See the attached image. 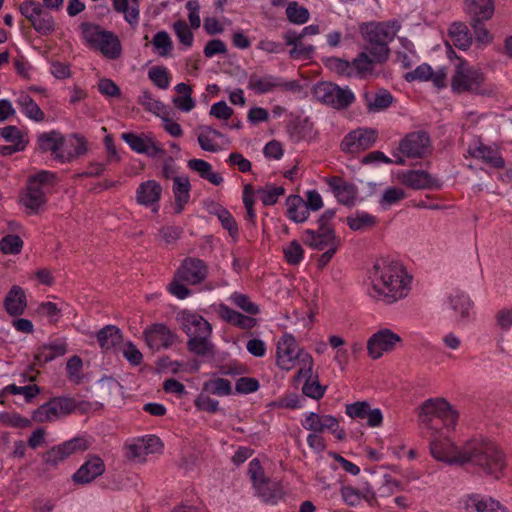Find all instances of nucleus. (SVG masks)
Returning a JSON list of instances; mask_svg holds the SVG:
<instances>
[{
	"mask_svg": "<svg viewBox=\"0 0 512 512\" xmlns=\"http://www.w3.org/2000/svg\"><path fill=\"white\" fill-rule=\"evenodd\" d=\"M405 274L399 262L386 260L376 262L373 266L370 295L386 304H392L404 298L407 295Z\"/></svg>",
	"mask_w": 512,
	"mask_h": 512,
	"instance_id": "obj_1",
	"label": "nucleus"
},
{
	"mask_svg": "<svg viewBox=\"0 0 512 512\" xmlns=\"http://www.w3.org/2000/svg\"><path fill=\"white\" fill-rule=\"evenodd\" d=\"M463 465L471 464L499 479L507 462L503 451L491 441L472 439L463 445Z\"/></svg>",
	"mask_w": 512,
	"mask_h": 512,
	"instance_id": "obj_2",
	"label": "nucleus"
},
{
	"mask_svg": "<svg viewBox=\"0 0 512 512\" xmlns=\"http://www.w3.org/2000/svg\"><path fill=\"white\" fill-rule=\"evenodd\" d=\"M400 26L397 22H370L360 26L364 39L371 45L370 54L379 64L385 63L390 55L389 42L393 41Z\"/></svg>",
	"mask_w": 512,
	"mask_h": 512,
	"instance_id": "obj_3",
	"label": "nucleus"
},
{
	"mask_svg": "<svg viewBox=\"0 0 512 512\" xmlns=\"http://www.w3.org/2000/svg\"><path fill=\"white\" fill-rule=\"evenodd\" d=\"M83 38L87 44L94 49L99 50L109 59L120 57L122 47L119 38L111 31H106L100 25L83 22L80 24Z\"/></svg>",
	"mask_w": 512,
	"mask_h": 512,
	"instance_id": "obj_4",
	"label": "nucleus"
},
{
	"mask_svg": "<svg viewBox=\"0 0 512 512\" xmlns=\"http://www.w3.org/2000/svg\"><path fill=\"white\" fill-rule=\"evenodd\" d=\"M464 5L476 41L481 43L491 42L492 36L486 29L484 22L490 20L494 15V0H465Z\"/></svg>",
	"mask_w": 512,
	"mask_h": 512,
	"instance_id": "obj_5",
	"label": "nucleus"
},
{
	"mask_svg": "<svg viewBox=\"0 0 512 512\" xmlns=\"http://www.w3.org/2000/svg\"><path fill=\"white\" fill-rule=\"evenodd\" d=\"M484 81L485 76L481 69L469 66L465 60L459 59L451 79V88L458 94L470 92L484 95L486 94V90L482 88Z\"/></svg>",
	"mask_w": 512,
	"mask_h": 512,
	"instance_id": "obj_6",
	"label": "nucleus"
},
{
	"mask_svg": "<svg viewBox=\"0 0 512 512\" xmlns=\"http://www.w3.org/2000/svg\"><path fill=\"white\" fill-rule=\"evenodd\" d=\"M312 94L317 101L336 110H345L355 101V95L349 87L342 88L327 81L315 84Z\"/></svg>",
	"mask_w": 512,
	"mask_h": 512,
	"instance_id": "obj_7",
	"label": "nucleus"
},
{
	"mask_svg": "<svg viewBox=\"0 0 512 512\" xmlns=\"http://www.w3.org/2000/svg\"><path fill=\"white\" fill-rule=\"evenodd\" d=\"M88 407H90L89 403H77L76 400L71 397H55L39 406L33 412L32 419L39 423L53 421L71 414L78 408L86 411Z\"/></svg>",
	"mask_w": 512,
	"mask_h": 512,
	"instance_id": "obj_8",
	"label": "nucleus"
},
{
	"mask_svg": "<svg viewBox=\"0 0 512 512\" xmlns=\"http://www.w3.org/2000/svg\"><path fill=\"white\" fill-rule=\"evenodd\" d=\"M37 142L41 152H49L54 160H57L61 163H69L79 158V150H74L73 154L71 152L64 154L62 153L64 135L56 130H51L50 132L40 134Z\"/></svg>",
	"mask_w": 512,
	"mask_h": 512,
	"instance_id": "obj_9",
	"label": "nucleus"
},
{
	"mask_svg": "<svg viewBox=\"0 0 512 512\" xmlns=\"http://www.w3.org/2000/svg\"><path fill=\"white\" fill-rule=\"evenodd\" d=\"M304 354V350L298 347L295 337L285 333L277 343L276 364L282 370H291L297 360H302Z\"/></svg>",
	"mask_w": 512,
	"mask_h": 512,
	"instance_id": "obj_10",
	"label": "nucleus"
},
{
	"mask_svg": "<svg viewBox=\"0 0 512 512\" xmlns=\"http://www.w3.org/2000/svg\"><path fill=\"white\" fill-rule=\"evenodd\" d=\"M450 413V404L443 398L428 399L420 407L419 423L422 427L437 431L441 416Z\"/></svg>",
	"mask_w": 512,
	"mask_h": 512,
	"instance_id": "obj_11",
	"label": "nucleus"
},
{
	"mask_svg": "<svg viewBox=\"0 0 512 512\" xmlns=\"http://www.w3.org/2000/svg\"><path fill=\"white\" fill-rule=\"evenodd\" d=\"M88 448L89 444L84 437H75L45 452L43 454V460L46 464L54 467L70 455L79 451H85Z\"/></svg>",
	"mask_w": 512,
	"mask_h": 512,
	"instance_id": "obj_12",
	"label": "nucleus"
},
{
	"mask_svg": "<svg viewBox=\"0 0 512 512\" xmlns=\"http://www.w3.org/2000/svg\"><path fill=\"white\" fill-rule=\"evenodd\" d=\"M401 341V337L392 330L388 328L381 329L368 339V354L372 359H378L384 353L392 351L395 345Z\"/></svg>",
	"mask_w": 512,
	"mask_h": 512,
	"instance_id": "obj_13",
	"label": "nucleus"
},
{
	"mask_svg": "<svg viewBox=\"0 0 512 512\" xmlns=\"http://www.w3.org/2000/svg\"><path fill=\"white\" fill-rule=\"evenodd\" d=\"M377 138V130H350L340 147L343 152L354 154L372 147Z\"/></svg>",
	"mask_w": 512,
	"mask_h": 512,
	"instance_id": "obj_14",
	"label": "nucleus"
},
{
	"mask_svg": "<svg viewBox=\"0 0 512 512\" xmlns=\"http://www.w3.org/2000/svg\"><path fill=\"white\" fill-rule=\"evenodd\" d=\"M430 148V136L425 130L413 131L399 144L400 151L409 158H422Z\"/></svg>",
	"mask_w": 512,
	"mask_h": 512,
	"instance_id": "obj_15",
	"label": "nucleus"
},
{
	"mask_svg": "<svg viewBox=\"0 0 512 512\" xmlns=\"http://www.w3.org/2000/svg\"><path fill=\"white\" fill-rule=\"evenodd\" d=\"M462 451L463 446H456L448 438L435 439L430 442V452L433 458L449 465H463Z\"/></svg>",
	"mask_w": 512,
	"mask_h": 512,
	"instance_id": "obj_16",
	"label": "nucleus"
},
{
	"mask_svg": "<svg viewBox=\"0 0 512 512\" xmlns=\"http://www.w3.org/2000/svg\"><path fill=\"white\" fill-rule=\"evenodd\" d=\"M122 139L136 153L144 154L148 157H155L157 155L163 157L166 155V151L152 137L143 133L140 135L132 132L124 133L122 134Z\"/></svg>",
	"mask_w": 512,
	"mask_h": 512,
	"instance_id": "obj_17",
	"label": "nucleus"
},
{
	"mask_svg": "<svg viewBox=\"0 0 512 512\" xmlns=\"http://www.w3.org/2000/svg\"><path fill=\"white\" fill-rule=\"evenodd\" d=\"M176 320L188 337L198 334L211 335L212 333L211 324L197 313L182 310L177 313Z\"/></svg>",
	"mask_w": 512,
	"mask_h": 512,
	"instance_id": "obj_18",
	"label": "nucleus"
},
{
	"mask_svg": "<svg viewBox=\"0 0 512 512\" xmlns=\"http://www.w3.org/2000/svg\"><path fill=\"white\" fill-rule=\"evenodd\" d=\"M104 472V461L98 455L90 454L87 460L73 474L72 479L75 484L85 485L91 483Z\"/></svg>",
	"mask_w": 512,
	"mask_h": 512,
	"instance_id": "obj_19",
	"label": "nucleus"
},
{
	"mask_svg": "<svg viewBox=\"0 0 512 512\" xmlns=\"http://www.w3.org/2000/svg\"><path fill=\"white\" fill-rule=\"evenodd\" d=\"M144 337L147 345L151 349H159L160 347L167 349L172 346L178 338L177 335L163 323H155L147 327L144 330Z\"/></svg>",
	"mask_w": 512,
	"mask_h": 512,
	"instance_id": "obj_20",
	"label": "nucleus"
},
{
	"mask_svg": "<svg viewBox=\"0 0 512 512\" xmlns=\"http://www.w3.org/2000/svg\"><path fill=\"white\" fill-rule=\"evenodd\" d=\"M400 181L415 190H439L442 183L425 170H408L399 176Z\"/></svg>",
	"mask_w": 512,
	"mask_h": 512,
	"instance_id": "obj_21",
	"label": "nucleus"
},
{
	"mask_svg": "<svg viewBox=\"0 0 512 512\" xmlns=\"http://www.w3.org/2000/svg\"><path fill=\"white\" fill-rule=\"evenodd\" d=\"M303 243L314 250L323 251L329 248L338 249L340 239L336 236L335 230L324 232L307 229L304 232Z\"/></svg>",
	"mask_w": 512,
	"mask_h": 512,
	"instance_id": "obj_22",
	"label": "nucleus"
},
{
	"mask_svg": "<svg viewBox=\"0 0 512 512\" xmlns=\"http://www.w3.org/2000/svg\"><path fill=\"white\" fill-rule=\"evenodd\" d=\"M346 414L354 418L365 419L370 427H379L383 421V415L379 408L371 409L367 401H357L347 404L345 407Z\"/></svg>",
	"mask_w": 512,
	"mask_h": 512,
	"instance_id": "obj_23",
	"label": "nucleus"
},
{
	"mask_svg": "<svg viewBox=\"0 0 512 512\" xmlns=\"http://www.w3.org/2000/svg\"><path fill=\"white\" fill-rule=\"evenodd\" d=\"M176 276L185 282L195 285L205 280L207 266L200 259L188 258L178 269Z\"/></svg>",
	"mask_w": 512,
	"mask_h": 512,
	"instance_id": "obj_24",
	"label": "nucleus"
},
{
	"mask_svg": "<svg viewBox=\"0 0 512 512\" xmlns=\"http://www.w3.org/2000/svg\"><path fill=\"white\" fill-rule=\"evenodd\" d=\"M326 182L339 203L349 207L355 204L358 190L354 184L348 183L338 176L331 177Z\"/></svg>",
	"mask_w": 512,
	"mask_h": 512,
	"instance_id": "obj_25",
	"label": "nucleus"
},
{
	"mask_svg": "<svg viewBox=\"0 0 512 512\" xmlns=\"http://www.w3.org/2000/svg\"><path fill=\"white\" fill-rule=\"evenodd\" d=\"M0 138L7 144L0 145V155L10 156L13 153L23 151L28 144L25 130H0Z\"/></svg>",
	"mask_w": 512,
	"mask_h": 512,
	"instance_id": "obj_26",
	"label": "nucleus"
},
{
	"mask_svg": "<svg viewBox=\"0 0 512 512\" xmlns=\"http://www.w3.org/2000/svg\"><path fill=\"white\" fill-rule=\"evenodd\" d=\"M253 486L261 500L269 505H276L284 496L280 482L267 477H261L260 482Z\"/></svg>",
	"mask_w": 512,
	"mask_h": 512,
	"instance_id": "obj_27",
	"label": "nucleus"
},
{
	"mask_svg": "<svg viewBox=\"0 0 512 512\" xmlns=\"http://www.w3.org/2000/svg\"><path fill=\"white\" fill-rule=\"evenodd\" d=\"M141 99L142 104L146 107L147 110L155 113L164 121V128H181L178 123L173 121L172 110L165 106L162 102L153 99L149 92L144 91Z\"/></svg>",
	"mask_w": 512,
	"mask_h": 512,
	"instance_id": "obj_28",
	"label": "nucleus"
},
{
	"mask_svg": "<svg viewBox=\"0 0 512 512\" xmlns=\"http://www.w3.org/2000/svg\"><path fill=\"white\" fill-rule=\"evenodd\" d=\"M162 186L155 180L142 182L136 190V201L143 206L157 204L161 198Z\"/></svg>",
	"mask_w": 512,
	"mask_h": 512,
	"instance_id": "obj_29",
	"label": "nucleus"
},
{
	"mask_svg": "<svg viewBox=\"0 0 512 512\" xmlns=\"http://www.w3.org/2000/svg\"><path fill=\"white\" fill-rule=\"evenodd\" d=\"M27 306L25 291L22 287L14 285L11 287L4 299V308L10 316L22 315Z\"/></svg>",
	"mask_w": 512,
	"mask_h": 512,
	"instance_id": "obj_30",
	"label": "nucleus"
},
{
	"mask_svg": "<svg viewBox=\"0 0 512 512\" xmlns=\"http://www.w3.org/2000/svg\"><path fill=\"white\" fill-rule=\"evenodd\" d=\"M206 209L210 214L217 216L222 227L228 231L230 237L234 239L238 237L237 222L226 208L214 201H210L206 203Z\"/></svg>",
	"mask_w": 512,
	"mask_h": 512,
	"instance_id": "obj_31",
	"label": "nucleus"
},
{
	"mask_svg": "<svg viewBox=\"0 0 512 512\" xmlns=\"http://www.w3.org/2000/svg\"><path fill=\"white\" fill-rule=\"evenodd\" d=\"M191 184L187 176L175 177L172 192L175 198V213L180 214L190 200Z\"/></svg>",
	"mask_w": 512,
	"mask_h": 512,
	"instance_id": "obj_32",
	"label": "nucleus"
},
{
	"mask_svg": "<svg viewBox=\"0 0 512 512\" xmlns=\"http://www.w3.org/2000/svg\"><path fill=\"white\" fill-rule=\"evenodd\" d=\"M20 203L32 213L37 214L45 205L46 197L41 187L28 183L26 192L20 197Z\"/></svg>",
	"mask_w": 512,
	"mask_h": 512,
	"instance_id": "obj_33",
	"label": "nucleus"
},
{
	"mask_svg": "<svg viewBox=\"0 0 512 512\" xmlns=\"http://www.w3.org/2000/svg\"><path fill=\"white\" fill-rule=\"evenodd\" d=\"M468 153L478 159H482L485 163L491 165L494 168H503L505 166L504 159L499 155L498 151L484 145L483 143H479L474 147H469Z\"/></svg>",
	"mask_w": 512,
	"mask_h": 512,
	"instance_id": "obj_34",
	"label": "nucleus"
},
{
	"mask_svg": "<svg viewBox=\"0 0 512 512\" xmlns=\"http://www.w3.org/2000/svg\"><path fill=\"white\" fill-rule=\"evenodd\" d=\"M187 166L192 171L196 172L202 179L209 181L215 186L223 183V177L220 173L214 172L212 165L203 159H190Z\"/></svg>",
	"mask_w": 512,
	"mask_h": 512,
	"instance_id": "obj_35",
	"label": "nucleus"
},
{
	"mask_svg": "<svg viewBox=\"0 0 512 512\" xmlns=\"http://www.w3.org/2000/svg\"><path fill=\"white\" fill-rule=\"evenodd\" d=\"M97 341L102 349L109 350L123 341L121 330L115 325H106L97 332Z\"/></svg>",
	"mask_w": 512,
	"mask_h": 512,
	"instance_id": "obj_36",
	"label": "nucleus"
},
{
	"mask_svg": "<svg viewBox=\"0 0 512 512\" xmlns=\"http://www.w3.org/2000/svg\"><path fill=\"white\" fill-rule=\"evenodd\" d=\"M211 335L198 334L190 336L187 349L196 356H208L214 353V344L209 340Z\"/></svg>",
	"mask_w": 512,
	"mask_h": 512,
	"instance_id": "obj_37",
	"label": "nucleus"
},
{
	"mask_svg": "<svg viewBox=\"0 0 512 512\" xmlns=\"http://www.w3.org/2000/svg\"><path fill=\"white\" fill-rule=\"evenodd\" d=\"M449 36L453 44L462 50H466L472 44V37L467 25L463 22H454L449 28Z\"/></svg>",
	"mask_w": 512,
	"mask_h": 512,
	"instance_id": "obj_38",
	"label": "nucleus"
},
{
	"mask_svg": "<svg viewBox=\"0 0 512 512\" xmlns=\"http://www.w3.org/2000/svg\"><path fill=\"white\" fill-rule=\"evenodd\" d=\"M364 99L370 112L385 110L393 102L392 94L386 89H379L374 95L365 93Z\"/></svg>",
	"mask_w": 512,
	"mask_h": 512,
	"instance_id": "obj_39",
	"label": "nucleus"
},
{
	"mask_svg": "<svg viewBox=\"0 0 512 512\" xmlns=\"http://www.w3.org/2000/svg\"><path fill=\"white\" fill-rule=\"evenodd\" d=\"M221 316L227 322L242 329H251L256 325V319L245 316L242 313L229 308L226 305H220Z\"/></svg>",
	"mask_w": 512,
	"mask_h": 512,
	"instance_id": "obj_40",
	"label": "nucleus"
},
{
	"mask_svg": "<svg viewBox=\"0 0 512 512\" xmlns=\"http://www.w3.org/2000/svg\"><path fill=\"white\" fill-rule=\"evenodd\" d=\"M278 86H280V78L271 75L259 78L256 74H252L248 81V88L258 94L267 93Z\"/></svg>",
	"mask_w": 512,
	"mask_h": 512,
	"instance_id": "obj_41",
	"label": "nucleus"
},
{
	"mask_svg": "<svg viewBox=\"0 0 512 512\" xmlns=\"http://www.w3.org/2000/svg\"><path fill=\"white\" fill-rule=\"evenodd\" d=\"M375 63L377 62L373 56L370 58L366 52H360L352 61L354 73L361 78H365L372 74Z\"/></svg>",
	"mask_w": 512,
	"mask_h": 512,
	"instance_id": "obj_42",
	"label": "nucleus"
},
{
	"mask_svg": "<svg viewBox=\"0 0 512 512\" xmlns=\"http://www.w3.org/2000/svg\"><path fill=\"white\" fill-rule=\"evenodd\" d=\"M75 151H83L79 152V158L84 156L88 149H87V141L84 136L78 134V133H72L68 137L64 136V145L62 147V153H74Z\"/></svg>",
	"mask_w": 512,
	"mask_h": 512,
	"instance_id": "obj_43",
	"label": "nucleus"
},
{
	"mask_svg": "<svg viewBox=\"0 0 512 512\" xmlns=\"http://www.w3.org/2000/svg\"><path fill=\"white\" fill-rule=\"evenodd\" d=\"M286 16L291 23L301 25L309 20L310 13L307 8L300 6L297 1H292L286 7Z\"/></svg>",
	"mask_w": 512,
	"mask_h": 512,
	"instance_id": "obj_44",
	"label": "nucleus"
},
{
	"mask_svg": "<svg viewBox=\"0 0 512 512\" xmlns=\"http://www.w3.org/2000/svg\"><path fill=\"white\" fill-rule=\"evenodd\" d=\"M256 193L260 195L264 206H272L277 203L280 196L285 194V188L268 184L265 188L257 189Z\"/></svg>",
	"mask_w": 512,
	"mask_h": 512,
	"instance_id": "obj_45",
	"label": "nucleus"
},
{
	"mask_svg": "<svg viewBox=\"0 0 512 512\" xmlns=\"http://www.w3.org/2000/svg\"><path fill=\"white\" fill-rule=\"evenodd\" d=\"M18 102L22 107V112L30 119L35 121L44 119V112L29 95H21Z\"/></svg>",
	"mask_w": 512,
	"mask_h": 512,
	"instance_id": "obj_46",
	"label": "nucleus"
},
{
	"mask_svg": "<svg viewBox=\"0 0 512 512\" xmlns=\"http://www.w3.org/2000/svg\"><path fill=\"white\" fill-rule=\"evenodd\" d=\"M32 27L41 35H50L55 30L54 18L50 12L42 9L40 15L33 21Z\"/></svg>",
	"mask_w": 512,
	"mask_h": 512,
	"instance_id": "obj_47",
	"label": "nucleus"
},
{
	"mask_svg": "<svg viewBox=\"0 0 512 512\" xmlns=\"http://www.w3.org/2000/svg\"><path fill=\"white\" fill-rule=\"evenodd\" d=\"M347 224L351 230H364L373 227L376 224V218L366 212L357 213L355 217H347Z\"/></svg>",
	"mask_w": 512,
	"mask_h": 512,
	"instance_id": "obj_48",
	"label": "nucleus"
},
{
	"mask_svg": "<svg viewBox=\"0 0 512 512\" xmlns=\"http://www.w3.org/2000/svg\"><path fill=\"white\" fill-rule=\"evenodd\" d=\"M23 240L16 234H8L0 240V250L3 254L17 255L22 251Z\"/></svg>",
	"mask_w": 512,
	"mask_h": 512,
	"instance_id": "obj_49",
	"label": "nucleus"
},
{
	"mask_svg": "<svg viewBox=\"0 0 512 512\" xmlns=\"http://www.w3.org/2000/svg\"><path fill=\"white\" fill-rule=\"evenodd\" d=\"M2 393H9L12 395L22 394L24 395L26 402H31V400L40 393V388L36 384L26 386H17L15 384H10L2 390Z\"/></svg>",
	"mask_w": 512,
	"mask_h": 512,
	"instance_id": "obj_50",
	"label": "nucleus"
},
{
	"mask_svg": "<svg viewBox=\"0 0 512 512\" xmlns=\"http://www.w3.org/2000/svg\"><path fill=\"white\" fill-rule=\"evenodd\" d=\"M283 254L288 264L298 265L304 257V250L297 240H293L283 247Z\"/></svg>",
	"mask_w": 512,
	"mask_h": 512,
	"instance_id": "obj_51",
	"label": "nucleus"
},
{
	"mask_svg": "<svg viewBox=\"0 0 512 512\" xmlns=\"http://www.w3.org/2000/svg\"><path fill=\"white\" fill-rule=\"evenodd\" d=\"M204 390L215 395L225 396L232 393V387L229 380L217 378L204 383Z\"/></svg>",
	"mask_w": 512,
	"mask_h": 512,
	"instance_id": "obj_52",
	"label": "nucleus"
},
{
	"mask_svg": "<svg viewBox=\"0 0 512 512\" xmlns=\"http://www.w3.org/2000/svg\"><path fill=\"white\" fill-rule=\"evenodd\" d=\"M83 367L82 359L74 355L70 357L66 364L67 377L70 381L79 384L83 380V375L81 374Z\"/></svg>",
	"mask_w": 512,
	"mask_h": 512,
	"instance_id": "obj_53",
	"label": "nucleus"
},
{
	"mask_svg": "<svg viewBox=\"0 0 512 512\" xmlns=\"http://www.w3.org/2000/svg\"><path fill=\"white\" fill-rule=\"evenodd\" d=\"M450 302L454 311L460 312L461 319L469 317V311L472 307L470 299L463 293H457L454 296H450Z\"/></svg>",
	"mask_w": 512,
	"mask_h": 512,
	"instance_id": "obj_54",
	"label": "nucleus"
},
{
	"mask_svg": "<svg viewBox=\"0 0 512 512\" xmlns=\"http://www.w3.org/2000/svg\"><path fill=\"white\" fill-rule=\"evenodd\" d=\"M42 9V4L35 0H27L19 5L20 13L30 22L31 26L37 16L40 15Z\"/></svg>",
	"mask_w": 512,
	"mask_h": 512,
	"instance_id": "obj_55",
	"label": "nucleus"
},
{
	"mask_svg": "<svg viewBox=\"0 0 512 512\" xmlns=\"http://www.w3.org/2000/svg\"><path fill=\"white\" fill-rule=\"evenodd\" d=\"M173 30H174L177 38L183 45H185L187 47L192 46L194 36H193L191 29L189 28V26L187 25V23L184 20L175 21L173 24Z\"/></svg>",
	"mask_w": 512,
	"mask_h": 512,
	"instance_id": "obj_56",
	"label": "nucleus"
},
{
	"mask_svg": "<svg viewBox=\"0 0 512 512\" xmlns=\"http://www.w3.org/2000/svg\"><path fill=\"white\" fill-rule=\"evenodd\" d=\"M152 44L155 48L160 49L159 55L163 57L169 55L173 49V42L166 31L157 32L153 37Z\"/></svg>",
	"mask_w": 512,
	"mask_h": 512,
	"instance_id": "obj_57",
	"label": "nucleus"
},
{
	"mask_svg": "<svg viewBox=\"0 0 512 512\" xmlns=\"http://www.w3.org/2000/svg\"><path fill=\"white\" fill-rule=\"evenodd\" d=\"M150 80L160 89L169 86L170 78L167 69L163 66H154L148 72Z\"/></svg>",
	"mask_w": 512,
	"mask_h": 512,
	"instance_id": "obj_58",
	"label": "nucleus"
},
{
	"mask_svg": "<svg viewBox=\"0 0 512 512\" xmlns=\"http://www.w3.org/2000/svg\"><path fill=\"white\" fill-rule=\"evenodd\" d=\"M433 76V70L429 64H421L413 71L407 72L404 75V78L407 82H413L416 80L419 81H429Z\"/></svg>",
	"mask_w": 512,
	"mask_h": 512,
	"instance_id": "obj_59",
	"label": "nucleus"
},
{
	"mask_svg": "<svg viewBox=\"0 0 512 512\" xmlns=\"http://www.w3.org/2000/svg\"><path fill=\"white\" fill-rule=\"evenodd\" d=\"M233 303L248 314L256 315L259 313V306L250 301L245 294L234 293L231 297Z\"/></svg>",
	"mask_w": 512,
	"mask_h": 512,
	"instance_id": "obj_60",
	"label": "nucleus"
},
{
	"mask_svg": "<svg viewBox=\"0 0 512 512\" xmlns=\"http://www.w3.org/2000/svg\"><path fill=\"white\" fill-rule=\"evenodd\" d=\"M325 391L326 386H322L317 379L312 382H310V380L305 381L302 387L303 394L314 400L321 399L324 396Z\"/></svg>",
	"mask_w": 512,
	"mask_h": 512,
	"instance_id": "obj_61",
	"label": "nucleus"
},
{
	"mask_svg": "<svg viewBox=\"0 0 512 512\" xmlns=\"http://www.w3.org/2000/svg\"><path fill=\"white\" fill-rule=\"evenodd\" d=\"M259 381L252 377H241L236 381L235 390L240 394H249L259 389Z\"/></svg>",
	"mask_w": 512,
	"mask_h": 512,
	"instance_id": "obj_62",
	"label": "nucleus"
},
{
	"mask_svg": "<svg viewBox=\"0 0 512 512\" xmlns=\"http://www.w3.org/2000/svg\"><path fill=\"white\" fill-rule=\"evenodd\" d=\"M287 205V216L290 220L297 222L298 214L300 212V208L304 206V200L299 195H290L286 199Z\"/></svg>",
	"mask_w": 512,
	"mask_h": 512,
	"instance_id": "obj_63",
	"label": "nucleus"
},
{
	"mask_svg": "<svg viewBox=\"0 0 512 512\" xmlns=\"http://www.w3.org/2000/svg\"><path fill=\"white\" fill-rule=\"evenodd\" d=\"M123 357L133 366H138L143 361L141 351L131 341L125 344Z\"/></svg>",
	"mask_w": 512,
	"mask_h": 512,
	"instance_id": "obj_64",
	"label": "nucleus"
}]
</instances>
